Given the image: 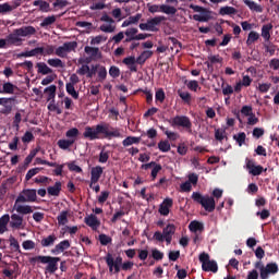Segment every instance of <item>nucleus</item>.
Instances as JSON below:
<instances>
[{
    "mask_svg": "<svg viewBox=\"0 0 279 279\" xmlns=\"http://www.w3.org/2000/svg\"><path fill=\"white\" fill-rule=\"evenodd\" d=\"M243 3H245L247 8H250V10H252L253 12H263V7H260L253 0H243Z\"/></svg>",
    "mask_w": 279,
    "mask_h": 279,
    "instance_id": "e433bc0d",
    "label": "nucleus"
},
{
    "mask_svg": "<svg viewBox=\"0 0 279 279\" xmlns=\"http://www.w3.org/2000/svg\"><path fill=\"white\" fill-rule=\"evenodd\" d=\"M101 134H106V125L98 124L96 126H85L83 136L88 141H96V138H101Z\"/></svg>",
    "mask_w": 279,
    "mask_h": 279,
    "instance_id": "6e6552de",
    "label": "nucleus"
},
{
    "mask_svg": "<svg viewBox=\"0 0 279 279\" xmlns=\"http://www.w3.org/2000/svg\"><path fill=\"white\" fill-rule=\"evenodd\" d=\"M78 136L80 130H77V128H72L65 132V137L68 138V141H72V143H75Z\"/></svg>",
    "mask_w": 279,
    "mask_h": 279,
    "instance_id": "c85d7f7f",
    "label": "nucleus"
},
{
    "mask_svg": "<svg viewBox=\"0 0 279 279\" xmlns=\"http://www.w3.org/2000/svg\"><path fill=\"white\" fill-rule=\"evenodd\" d=\"M178 95L184 104H189L191 101V93L179 89Z\"/></svg>",
    "mask_w": 279,
    "mask_h": 279,
    "instance_id": "8fccbe9b",
    "label": "nucleus"
},
{
    "mask_svg": "<svg viewBox=\"0 0 279 279\" xmlns=\"http://www.w3.org/2000/svg\"><path fill=\"white\" fill-rule=\"evenodd\" d=\"M68 168L70 171H73L74 173H82V168L77 165H75V162H70L68 163Z\"/></svg>",
    "mask_w": 279,
    "mask_h": 279,
    "instance_id": "338daca9",
    "label": "nucleus"
},
{
    "mask_svg": "<svg viewBox=\"0 0 279 279\" xmlns=\"http://www.w3.org/2000/svg\"><path fill=\"white\" fill-rule=\"evenodd\" d=\"M16 8H19V3H2L0 4V14H8V12H12L13 10H16Z\"/></svg>",
    "mask_w": 279,
    "mask_h": 279,
    "instance_id": "c756f323",
    "label": "nucleus"
},
{
    "mask_svg": "<svg viewBox=\"0 0 279 279\" xmlns=\"http://www.w3.org/2000/svg\"><path fill=\"white\" fill-rule=\"evenodd\" d=\"M192 199L196 204H199L207 213H215L216 203L213 196L202 195L199 192L192 193Z\"/></svg>",
    "mask_w": 279,
    "mask_h": 279,
    "instance_id": "20e7f679",
    "label": "nucleus"
},
{
    "mask_svg": "<svg viewBox=\"0 0 279 279\" xmlns=\"http://www.w3.org/2000/svg\"><path fill=\"white\" fill-rule=\"evenodd\" d=\"M85 223L89 228H92V230H97V228H99V226H100L99 219L97 218V216H95L93 214L85 217Z\"/></svg>",
    "mask_w": 279,
    "mask_h": 279,
    "instance_id": "aec40b11",
    "label": "nucleus"
},
{
    "mask_svg": "<svg viewBox=\"0 0 279 279\" xmlns=\"http://www.w3.org/2000/svg\"><path fill=\"white\" fill-rule=\"evenodd\" d=\"M23 250H34L36 247V243L32 240H26L22 243Z\"/></svg>",
    "mask_w": 279,
    "mask_h": 279,
    "instance_id": "e2e57ef3",
    "label": "nucleus"
},
{
    "mask_svg": "<svg viewBox=\"0 0 279 279\" xmlns=\"http://www.w3.org/2000/svg\"><path fill=\"white\" fill-rule=\"evenodd\" d=\"M173 206V199L166 198L163 203L159 206V213L163 217H167L169 215V208Z\"/></svg>",
    "mask_w": 279,
    "mask_h": 279,
    "instance_id": "f3484780",
    "label": "nucleus"
},
{
    "mask_svg": "<svg viewBox=\"0 0 279 279\" xmlns=\"http://www.w3.org/2000/svg\"><path fill=\"white\" fill-rule=\"evenodd\" d=\"M151 258H154V260H162V258H165V253L160 252L158 248H153Z\"/></svg>",
    "mask_w": 279,
    "mask_h": 279,
    "instance_id": "3c124183",
    "label": "nucleus"
},
{
    "mask_svg": "<svg viewBox=\"0 0 279 279\" xmlns=\"http://www.w3.org/2000/svg\"><path fill=\"white\" fill-rule=\"evenodd\" d=\"M265 268L272 275L278 274V264L276 263H269Z\"/></svg>",
    "mask_w": 279,
    "mask_h": 279,
    "instance_id": "680f3d73",
    "label": "nucleus"
},
{
    "mask_svg": "<svg viewBox=\"0 0 279 279\" xmlns=\"http://www.w3.org/2000/svg\"><path fill=\"white\" fill-rule=\"evenodd\" d=\"M246 168L248 169L251 175H260L263 171H267V169H264L263 166H255L254 161L252 160L247 161Z\"/></svg>",
    "mask_w": 279,
    "mask_h": 279,
    "instance_id": "2eb2a0df",
    "label": "nucleus"
},
{
    "mask_svg": "<svg viewBox=\"0 0 279 279\" xmlns=\"http://www.w3.org/2000/svg\"><path fill=\"white\" fill-rule=\"evenodd\" d=\"M36 36V27L34 26H22L13 31V33L8 35V44L14 45L15 47H21L23 45V38H32Z\"/></svg>",
    "mask_w": 279,
    "mask_h": 279,
    "instance_id": "f257e3e1",
    "label": "nucleus"
},
{
    "mask_svg": "<svg viewBox=\"0 0 279 279\" xmlns=\"http://www.w3.org/2000/svg\"><path fill=\"white\" fill-rule=\"evenodd\" d=\"M101 173H104L102 167L97 166L92 168V182H90L92 187H93V184H97V182H99V178H101Z\"/></svg>",
    "mask_w": 279,
    "mask_h": 279,
    "instance_id": "6ab92c4d",
    "label": "nucleus"
},
{
    "mask_svg": "<svg viewBox=\"0 0 279 279\" xmlns=\"http://www.w3.org/2000/svg\"><path fill=\"white\" fill-rule=\"evenodd\" d=\"M189 230L191 232H202L204 230V223H202L197 220H193L189 225Z\"/></svg>",
    "mask_w": 279,
    "mask_h": 279,
    "instance_id": "473e14b6",
    "label": "nucleus"
},
{
    "mask_svg": "<svg viewBox=\"0 0 279 279\" xmlns=\"http://www.w3.org/2000/svg\"><path fill=\"white\" fill-rule=\"evenodd\" d=\"M247 135L245 134V132H241L238 135H233V141H236L239 147H243Z\"/></svg>",
    "mask_w": 279,
    "mask_h": 279,
    "instance_id": "37998d69",
    "label": "nucleus"
},
{
    "mask_svg": "<svg viewBox=\"0 0 279 279\" xmlns=\"http://www.w3.org/2000/svg\"><path fill=\"white\" fill-rule=\"evenodd\" d=\"M85 53L89 56L90 60H99V58H101V52H99V48H93L90 46H86Z\"/></svg>",
    "mask_w": 279,
    "mask_h": 279,
    "instance_id": "4be33fe9",
    "label": "nucleus"
},
{
    "mask_svg": "<svg viewBox=\"0 0 279 279\" xmlns=\"http://www.w3.org/2000/svg\"><path fill=\"white\" fill-rule=\"evenodd\" d=\"M53 53H56V48L52 45L44 47L43 56H53Z\"/></svg>",
    "mask_w": 279,
    "mask_h": 279,
    "instance_id": "0e129e2a",
    "label": "nucleus"
},
{
    "mask_svg": "<svg viewBox=\"0 0 279 279\" xmlns=\"http://www.w3.org/2000/svg\"><path fill=\"white\" fill-rule=\"evenodd\" d=\"M11 228H15L16 230H21L23 228V217L19 216L17 214H13L11 216Z\"/></svg>",
    "mask_w": 279,
    "mask_h": 279,
    "instance_id": "412c9836",
    "label": "nucleus"
},
{
    "mask_svg": "<svg viewBox=\"0 0 279 279\" xmlns=\"http://www.w3.org/2000/svg\"><path fill=\"white\" fill-rule=\"evenodd\" d=\"M190 9L194 10L195 12H201V14H210V11L204 7H199L197 4H190Z\"/></svg>",
    "mask_w": 279,
    "mask_h": 279,
    "instance_id": "5fc2aeb1",
    "label": "nucleus"
},
{
    "mask_svg": "<svg viewBox=\"0 0 279 279\" xmlns=\"http://www.w3.org/2000/svg\"><path fill=\"white\" fill-rule=\"evenodd\" d=\"M0 106L3 107L2 114H10L12 112V98H0Z\"/></svg>",
    "mask_w": 279,
    "mask_h": 279,
    "instance_id": "a211bd4d",
    "label": "nucleus"
},
{
    "mask_svg": "<svg viewBox=\"0 0 279 279\" xmlns=\"http://www.w3.org/2000/svg\"><path fill=\"white\" fill-rule=\"evenodd\" d=\"M258 38H260V35L256 31H251L246 39L247 47H250L251 45H254V43H256Z\"/></svg>",
    "mask_w": 279,
    "mask_h": 279,
    "instance_id": "4c0bfd02",
    "label": "nucleus"
},
{
    "mask_svg": "<svg viewBox=\"0 0 279 279\" xmlns=\"http://www.w3.org/2000/svg\"><path fill=\"white\" fill-rule=\"evenodd\" d=\"M60 191H62V183L60 181H57L54 185L47 189L48 195H51L52 197H58Z\"/></svg>",
    "mask_w": 279,
    "mask_h": 279,
    "instance_id": "b1692460",
    "label": "nucleus"
},
{
    "mask_svg": "<svg viewBox=\"0 0 279 279\" xmlns=\"http://www.w3.org/2000/svg\"><path fill=\"white\" fill-rule=\"evenodd\" d=\"M9 243L14 252H21V245L19 244V240L14 236H10Z\"/></svg>",
    "mask_w": 279,
    "mask_h": 279,
    "instance_id": "864d4df0",
    "label": "nucleus"
},
{
    "mask_svg": "<svg viewBox=\"0 0 279 279\" xmlns=\"http://www.w3.org/2000/svg\"><path fill=\"white\" fill-rule=\"evenodd\" d=\"M37 71L41 75H49V73H53V70L47 65L45 62L37 63Z\"/></svg>",
    "mask_w": 279,
    "mask_h": 279,
    "instance_id": "f704fd0d",
    "label": "nucleus"
},
{
    "mask_svg": "<svg viewBox=\"0 0 279 279\" xmlns=\"http://www.w3.org/2000/svg\"><path fill=\"white\" fill-rule=\"evenodd\" d=\"M36 154H38V149L31 150L29 155L24 160V165H31L34 158H36Z\"/></svg>",
    "mask_w": 279,
    "mask_h": 279,
    "instance_id": "4d7b16f0",
    "label": "nucleus"
},
{
    "mask_svg": "<svg viewBox=\"0 0 279 279\" xmlns=\"http://www.w3.org/2000/svg\"><path fill=\"white\" fill-rule=\"evenodd\" d=\"M26 204L25 202H19V198H16L15 204L13 206V210H16L20 215H32L34 213V209L29 205H22Z\"/></svg>",
    "mask_w": 279,
    "mask_h": 279,
    "instance_id": "ddd939ff",
    "label": "nucleus"
},
{
    "mask_svg": "<svg viewBox=\"0 0 279 279\" xmlns=\"http://www.w3.org/2000/svg\"><path fill=\"white\" fill-rule=\"evenodd\" d=\"M47 64H49V66H52V69H64L65 66L62 60L58 58L48 59Z\"/></svg>",
    "mask_w": 279,
    "mask_h": 279,
    "instance_id": "72a5a7b5",
    "label": "nucleus"
},
{
    "mask_svg": "<svg viewBox=\"0 0 279 279\" xmlns=\"http://www.w3.org/2000/svg\"><path fill=\"white\" fill-rule=\"evenodd\" d=\"M173 234H175V225L169 223L163 228L162 232L156 231L153 235L155 241L159 243H167V245H171V241H173Z\"/></svg>",
    "mask_w": 279,
    "mask_h": 279,
    "instance_id": "39448f33",
    "label": "nucleus"
},
{
    "mask_svg": "<svg viewBox=\"0 0 279 279\" xmlns=\"http://www.w3.org/2000/svg\"><path fill=\"white\" fill-rule=\"evenodd\" d=\"M56 90H57L56 85H50L49 87L45 88V93L49 94V99H53V97H56Z\"/></svg>",
    "mask_w": 279,
    "mask_h": 279,
    "instance_id": "69168bd1",
    "label": "nucleus"
},
{
    "mask_svg": "<svg viewBox=\"0 0 279 279\" xmlns=\"http://www.w3.org/2000/svg\"><path fill=\"white\" fill-rule=\"evenodd\" d=\"M58 226H66L69 223V211L63 210L57 217Z\"/></svg>",
    "mask_w": 279,
    "mask_h": 279,
    "instance_id": "c9c22d12",
    "label": "nucleus"
},
{
    "mask_svg": "<svg viewBox=\"0 0 279 279\" xmlns=\"http://www.w3.org/2000/svg\"><path fill=\"white\" fill-rule=\"evenodd\" d=\"M69 247H71V242H69V240H63L54 246V248L51 251V253L60 254V253L64 252V250H69Z\"/></svg>",
    "mask_w": 279,
    "mask_h": 279,
    "instance_id": "5701e85b",
    "label": "nucleus"
},
{
    "mask_svg": "<svg viewBox=\"0 0 279 279\" xmlns=\"http://www.w3.org/2000/svg\"><path fill=\"white\" fill-rule=\"evenodd\" d=\"M271 29H274V24L271 23L262 26V38H264L265 43L271 40Z\"/></svg>",
    "mask_w": 279,
    "mask_h": 279,
    "instance_id": "dca6fc26",
    "label": "nucleus"
},
{
    "mask_svg": "<svg viewBox=\"0 0 279 279\" xmlns=\"http://www.w3.org/2000/svg\"><path fill=\"white\" fill-rule=\"evenodd\" d=\"M33 5L38 7L40 12H51L49 2L43 0H35Z\"/></svg>",
    "mask_w": 279,
    "mask_h": 279,
    "instance_id": "7c9ffc66",
    "label": "nucleus"
},
{
    "mask_svg": "<svg viewBox=\"0 0 279 279\" xmlns=\"http://www.w3.org/2000/svg\"><path fill=\"white\" fill-rule=\"evenodd\" d=\"M48 110L50 112H56L57 114H60L62 112V109H60V107H58V105H56V100L52 99L49 105H48Z\"/></svg>",
    "mask_w": 279,
    "mask_h": 279,
    "instance_id": "603ef678",
    "label": "nucleus"
},
{
    "mask_svg": "<svg viewBox=\"0 0 279 279\" xmlns=\"http://www.w3.org/2000/svg\"><path fill=\"white\" fill-rule=\"evenodd\" d=\"M40 171H43V168H33V169L28 170L25 175V180L27 182H29V180L33 179L34 175H38V173H40Z\"/></svg>",
    "mask_w": 279,
    "mask_h": 279,
    "instance_id": "de8ad7c7",
    "label": "nucleus"
},
{
    "mask_svg": "<svg viewBox=\"0 0 279 279\" xmlns=\"http://www.w3.org/2000/svg\"><path fill=\"white\" fill-rule=\"evenodd\" d=\"M2 90L3 93H5L7 95H14V90H16V87L14 84L8 82L4 83L2 86Z\"/></svg>",
    "mask_w": 279,
    "mask_h": 279,
    "instance_id": "a18cd8bd",
    "label": "nucleus"
},
{
    "mask_svg": "<svg viewBox=\"0 0 279 279\" xmlns=\"http://www.w3.org/2000/svg\"><path fill=\"white\" fill-rule=\"evenodd\" d=\"M52 5H53V8H58L59 10H62V9L66 8V5H69V1L56 0Z\"/></svg>",
    "mask_w": 279,
    "mask_h": 279,
    "instance_id": "052dcab7",
    "label": "nucleus"
},
{
    "mask_svg": "<svg viewBox=\"0 0 279 279\" xmlns=\"http://www.w3.org/2000/svg\"><path fill=\"white\" fill-rule=\"evenodd\" d=\"M106 263L109 267L110 274H119V271H121V267L123 271H128L132 269V267H134V263L132 262L123 263V257L118 256L117 258H114L110 253L107 254Z\"/></svg>",
    "mask_w": 279,
    "mask_h": 279,
    "instance_id": "f03ea898",
    "label": "nucleus"
},
{
    "mask_svg": "<svg viewBox=\"0 0 279 279\" xmlns=\"http://www.w3.org/2000/svg\"><path fill=\"white\" fill-rule=\"evenodd\" d=\"M77 49V41H65L62 46H59L54 50V54L58 58H68L69 53Z\"/></svg>",
    "mask_w": 279,
    "mask_h": 279,
    "instance_id": "9d476101",
    "label": "nucleus"
},
{
    "mask_svg": "<svg viewBox=\"0 0 279 279\" xmlns=\"http://www.w3.org/2000/svg\"><path fill=\"white\" fill-rule=\"evenodd\" d=\"M148 12H150V14H156V12H162L163 14H170V15H175L178 13V9H175V7H171L169 4H153V5H148Z\"/></svg>",
    "mask_w": 279,
    "mask_h": 279,
    "instance_id": "9b49d317",
    "label": "nucleus"
},
{
    "mask_svg": "<svg viewBox=\"0 0 279 279\" xmlns=\"http://www.w3.org/2000/svg\"><path fill=\"white\" fill-rule=\"evenodd\" d=\"M154 56V52L151 50H144L137 58H136V64H144Z\"/></svg>",
    "mask_w": 279,
    "mask_h": 279,
    "instance_id": "cd10ccee",
    "label": "nucleus"
},
{
    "mask_svg": "<svg viewBox=\"0 0 279 279\" xmlns=\"http://www.w3.org/2000/svg\"><path fill=\"white\" fill-rule=\"evenodd\" d=\"M158 149L159 151L167 154V151H171V144L169 143V141H160L158 143Z\"/></svg>",
    "mask_w": 279,
    "mask_h": 279,
    "instance_id": "79ce46f5",
    "label": "nucleus"
},
{
    "mask_svg": "<svg viewBox=\"0 0 279 279\" xmlns=\"http://www.w3.org/2000/svg\"><path fill=\"white\" fill-rule=\"evenodd\" d=\"M57 145L59 149H63V151H68L71 149V147H73V145H75V143L68 138H61L57 142Z\"/></svg>",
    "mask_w": 279,
    "mask_h": 279,
    "instance_id": "393cba45",
    "label": "nucleus"
},
{
    "mask_svg": "<svg viewBox=\"0 0 279 279\" xmlns=\"http://www.w3.org/2000/svg\"><path fill=\"white\" fill-rule=\"evenodd\" d=\"M65 90L68 95H71L73 99H77L80 97V94L75 90V85L66 83Z\"/></svg>",
    "mask_w": 279,
    "mask_h": 279,
    "instance_id": "c03bdc74",
    "label": "nucleus"
},
{
    "mask_svg": "<svg viewBox=\"0 0 279 279\" xmlns=\"http://www.w3.org/2000/svg\"><path fill=\"white\" fill-rule=\"evenodd\" d=\"M138 143H141V137L129 136L123 140L122 145L123 147H130V145H138Z\"/></svg>",
    "mask_w": 279,
    "mask_h": 279,
    "instance_id": "58836bf2",
    "label": "nucleus"
},
{
    "mask_svg": "<svg viewBox=\"0 0 279 279\" xmlns=\"http://www.w3.org/2000/svg\"><path fill=\"white\" fill-rule=\"evenodd\" d=\"M106 23H109L106 25V33L112 34V32H114V29H117V25L112 21V17L106 15Z\"/></svg>",
    "mask_w": 279,
    "mask_h": 279,
    "instance_id": "ea45409f",
    "label": "nucleus"
},
{
    "mask_svg": "<svg viewBox=\"0 0 279 279\" xmlns=\"http://www.w3.org/2000/svg\"><path fill=\"white\" fill-rule=\"evenodd\" d=\"M236 10L234 9V7H222L219 10V14L221 16H226V15H231V14H236Z\"/></svg>",
    "mask_w": 279,
    "mask_h": 279,
    "instance_id": "a19ab883",
    "label": "nucleus"
},
{
    "mask_svg": "<svg viewBox=\"0 0 279 279\" xmlns=\"http://www.w3.org/2000/svg\"><path fill=\"white\" fill-rule=\"evenodd\" d=\"M264 47H265L266 53H269V56H275L276 45L269 43V44H265Z\"/></svg>",
    "mask_w": 279,
    "mask_h": 279,
    "instance_id": "bf43d9fd",
    "label": "nucleus"
},
{
    "mask_svg": "<svg viewBox=\"0 0 279 279\" xmlns=\"http://www.w3.org/2000/svg\"><path fill=\"white\" fill-rule=\"evenodd\" d=\"M36 199V190H24L22 194L17 196V202L34 203Z\"/></svg>",
    "mask_w": 279,
    "mask_h": 279,
    "instance_id": "f8f14e48",
    "label": "nucleus"
},
{
    "mask_svg": "<svg viewBox=\"0 0 279 279\" xmlns=\"http://www.w3.org/2000/svg\"><path fill=\"white\" fill-rule=\"evenodd\" d=\"M215 138H216V141H219V143H221V141H223V138H228L226 136V130H223V129H216L215 130Z\"/></svg>",
    "mask_w": 279,
    "mask_h": 279,
    "instance_id": "09e8293b",
    "label": "nucleus"
},
{
    "mask_svg": "<svg viewBox=\"0 0 279 279\" xmlns=\"http://www.w3.org/2000/svg\"><path fill=\"white\" fill-rule=\"evenodd\" d=\"M162 21H167V17L165 15H158L148 19L146 23L140 24V29H142V32H159L158 26H160V23H162Z\"/></svg>",
    "mask_w": 279,
    "mask_h": 279,
    "instance_id": "0eeeda50",
    "label": "nucleus"
},
{
    "mask_svg": "<svg viewBox=\"0 0 279 279\" xmlns=\"http://www.w3.org/2000/svg\"><path fill=\"white\" fill-rule=\"evenodd\" d=\"M56 241H58V236L56 234H50L41 239L40 245L41 247H51V245H54Z\"/></svg>",
    "mask_w": 279,
    "mask_h": 279,
    "instance_id": "a878e982",
    "label": "nucleus"
},
{
    "mask_svg": "<svg viewBox=\"0 0 279 279\" xmlns=\"http://www.w3.org/2000/svg\"><path fill=\"white\" fill-rule=\"evenodd\" d=\"M56 21H58V16L49 15L41 21L39 26L43 27L44 29H49V27H51V25H53Z\"/></svg>",
    "mask_w": 279,
    "mask_h": 279,
    "instance_id": "bb28decb",
    "label": "nucleus"
},
{
    "mask_svg": "<svg viewBox=\"0 0 279 279\" xmlns=\"http://www.w3.org/2000/svg\"><path fill=\"white\" fill-rule=\"evenodd\" d=\"M165 90L162 88L158 89L155 94L156 101H160L162 104L166 99Z\"/></svg>",
    "mask_w": 279,
    "mask_h": 279,
    "instance_id": "13d9d810",
    "label": "nucleus"
},
{
    "mask_svg": "<svg viewBox=\"0 0 279 279\" xmlns=\"http://www.w3.org/2000/svg\"><path fill=\"white\" fill-rule=\"evenodd\" d=\"M198 260L202 263L203 271H213V274H217V271H219L217 262L210 260V255H208V253H201Z\"/></svg>",
    "mask_w": 279,
    "mask_h": 279,
    "instance_id": "1a4fd4ad",
    "label": "nucleus"
},
{
    "mask_svg": "<svg viewBox=\"0 0 279 279\" xmlns=\"http://www.w3.org/2000/svg\"><path fill=\"white\" fill-rule=\"evenodd\" d=\"M36 262L41 263V265H47L45 268V274H56L58 271V263H60V257L39 255L31 259V263Z\"/></svg>",
    "mask_w": 279,
    "mask_h": 279,
    "instance_id": "7ed1b4c3",
    "label": "nucleus"
},
{
    "mask_svg": "<svg viewBox=\"0 0 279 279\" xmlns=\"http://www.w3.org/2000/svg\"><path fill=\"white\" fill-rule=\"evenodd\" d=\"M106 138L107 141H112V138H123V135L121 134V129L106 126Z\"/></svg>",
    "mask_w": 279,
    "mask_h": 279,
    "instance_id": "4468645a",
    "label": "nucleus"
},
{
    "mask_svg": "<svg viewBox=\"0 0 279 279\" xmlns=\"http://www.w3.org/2000/svg\"><path fill=\"white\" fill-rule=\"evenodd\" d=\"M172 128H183L189 134H193V122L186 116H175L169 121Z\"/></svg>",
    "mask_w": 279,
    "mask_h": 279,
    "instance_id": "423d86ee",
    "label": "nucleus"
},
{
    "mask_svg": "<svg viewBox=\"0 0 279 279\" xmlns=\"http://www.w3.org/2000/svg\"><path fill=\"white\" fill-rule=\"evenodd\" d=\"M8 223H10V215H3L0 218V234L8 232Z\"/></svg>",
    "mask_w": 279,
    "mask_h": 279,
    "instance_id": "2f4dec72",
    "label": "nucleus"
},
{
    "mask_svg": "<svg viewBox=\"0 0 279 279\" xmlns=\"http://www.w3.org/2000/svg\"><path fill=\"white\" fill-rule=\"evenodd\" d=\"M194 21H198V23H208L210 21V13H203V15L194 14Z\"/></svg>",
    "mask_w": 279,
    "mask_h": 279,
    "instance_id": "49530a36",
    "label": "nucleus"
},
{
    "mask_svg": "<svg viewBox=\"0 0 279 279\" xmlns=\"http://www.w3.org/2000/svg\"><path fill=\"white\" fill-rule=\"evenodd\" d=\"M256 216L259 217L262 221H265V219L271 217V213L268 209H263L262 211H257Z\"/></svg>",
    "mask_w": 279,
    "mask_h": 279,
    "instance_id": "6e6d98bb",
    "label": "nucleus"
},
{
    "mask_svg": "<svg viewBox=\"0 0 279 279\" xmlns=\"http://www.w3.org/2000/svg\"><path fill=\"white\" fill-rule=\"evenodd\" d=\"M168 258L169 260H172L173 263H175V260L180 258V251H170L168 254Z\"/></svg>",
    "mask_w": 279,
    "mask_h": 279,
    "instance_id": "774afa93",
    "label": "nucleus"
}]
</instances>
